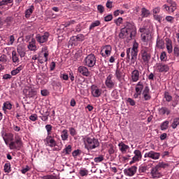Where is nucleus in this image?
Instances as JSON below:
<instances>
[{"label":"nucleus","instance_id":"obj_1","mask_svg":"<svg viewBox=\"0 0 179 179\" xmlns=\"http://www.w3.org/2000/svg\"><path fill=\"white\" fill-rule=\"evenodd\" d=\"M10 150H20L23 148V141H22V137L19 134H15L13 141L9 144Z\"/></svg>","mask_w":179,"mask_h":179},{"label":"nucleus","instance_id":"obj_2","mask_svg":"<svg viewBox=\"0 0 179 179\" xmlns=\"http://www.w3.org/2000/svg\"><path fill=\"white\" fill-rule=\"evenodd\" d=\"M100 145V143H99V140L94 138L87 137L85 138V148L87 150H92V149H96V148H99Z\"/></svg>","mask_w":179,"mask_h":179},{"label":"nucleus","instance_id":"obj_3","mask_svg":"<svg viewBox=\"0 0 179 179\" xmlns=\"http://www.w3.org/2000/svg\"><path fill=\"white\" fill-rule=\"evenodd\" d=\"M139 47V44L135 42L133 45L132 48H131L130 54H131V62L130 65H135V62L138 59V48Z\"/></svg>","mask_w":179,"mask_h":179},{"label":"nucleus","instance_id":"obj_4","mask_svg":"<svg viewBox=\"0 0 179 179\" xmlns=\"http://www.w3.org/2000/svg\"><path fill=\"white\" fill-rule=\"evenodd\" d=\"M84 62L86 66L93 68L96 65V56L94 54H90L85 57Z\"/></svg>","mask_w":179,"mask_h":179},{"label":"nucleus","instance_id":"obj_5","mask_svg":"<svg viewBox=\"0 0 179 179\" xmlns=\"http://www.w3.org/2000/svg\"><path fill=\"white\" fill-rule=\"evenodd\" d=\"M113 74H109L105 80V85L107 87V89H109V90H111L112 89H114L115 86H117V83H115V80L113 79Z\"/></svg>","mask_w":179,"mask_h":179},{"label":"nucleus","instance_id":"obj_6","mask_svg":"<svg viewBox=\"0 0 179 179\" xmlns=\"http://www.w3.org/2000/svg\"><path fill=\"white\" fill-rule=\"evenodd\" d=\"M168 4H164L163 6L168 13H173L177 9V3L171 0H168Z\"/></svg>","mask_w":179,"mask_h":179},{"label":"nucleus","instance_id":"obj_7","mask_svg":"<svg viewBox=\"0 0 179 179\" xmlns=\"http://www.w3.org/2000/svg\"><path fill=\"white\" fill-rule=\"evenodd\" d=\"M50 37V33L45 32L43 35L38 34L36 36V40L39 44H44L48 41V38Z\"/></svg>","mask_w":179,"mask_h":179},{"label":"nucleus","instance_id":"obj_8","mask_svg":"<svg viewBox=\"0 0 179 179\" xmlns=\"http://www.w3.org/2000/svg\"><path fill=\"white\" fill-rule=\"evenodd\" d=\"M140 54L143 62H145V64H148L149 61H150V54L148 53V48H143L141 50Z\"/></svg>","mask_w":179,"mask_h":179},{"label":"nucleus","instance_id":"obj_9","mask_svg":"<svg viewBox=\"0 0 179 179\" xmlns=\"http://www.w3.org/2000/svg\"><path fill=\"white\" fill-rule=\"evenodd\" d=\"M111 51H113V48L110 45H106L102 47L101 51V55L102 57H110L111 55Z\"/></svg>","mask_w":179,"mask_h":179},{"label":"nucleus","instance_id":"obj_10","mask_svg":"<svg viewBox=\"0 0 179 179\" xmlns=\"http://www.w3.org/2000/svg\"><path fill=\"white\" fill-rule=\"evenodd\" d=\"M144 157H149V159H152V160H159V159H160V153L151 150L148 152H146L144 155Z\"/></svg>","mask_w":179,"mask_h":179},{"label":"nucleus","instance_id":"obj_11","mask_svg":"<svg viewBox=\"0 0 179 179\" xmlns=\"http://www.w3.org/2000/svg\"><path fill=\"white\" fill-rule=\"evenodd\" d=\"M134 156L132 158V161L130 162V164H134L136 162H141L142 160V152L139 150H135L134 151Z\"/></svg>","mask_w":179,"mask_h":179},{"label":"nucleus","instance_id":"obj_12","mask_svg":"<svg viewBox=\"0 0 179 179\" xmlns=\"http://www.w3.org/2000/svg\"><path fill=\"white\" fill-rule=\"evenodd\" d=\"M136 170H138V168L136 166H133L130 168L125 169L124 173L127 176V177H132L136 174Z\"/></svg>","mask_w":179,"mask_h":179},{"label":"nucleus","instance_id":"obj_13","mask_svg":"<svg viewBox=\"0 0 179 179\" xmlns=\"http://www.w3.org/2000/svg\"><path fill=\"white\" fill-rule=\"evenodd\" d=\"M101 92H103V90L99 88L97 86L92 85L91 94H92L93 97H100V96H101Z\"/></svg>","mask_w":179,"mask_h":179},{"label":"nucleus","instance_id":"obj_14","mask_svg":"<svg viewBox=\"0 0 179 179\" xmlns=\"http://www.w3.org/2000/svg\"><path fill=\"white\" fill-rule=\"evenodd\" d=\"M162 173L159 171V166H155L151 170V177L152 178H160Z\"/></svg>","mask_w":179,"mask_h":179},{"label":"nucleus","instance_id":"obj_15","mask_svg":"<svg viewBox=\"0 0 179 179\" xmlns=\"http://www.w3.org/2000/svg\"><path fill=\"white\" fill-rule=\"evenodd\" d=\"M78 71L83 76L87 77L90 76V71H89V69L86 66H80L78 69Z\"/></svg>","mask_w":179,"mask_h":179},{"label":"nucleus","instance_id":"obj_16","mask_svg":"<svg viewBox=\"0 0 179 179\" xmlns=\"http://www.w3.org/2000/svg\"><path fill=\"white\" fill-rule=\"evenodd\" d=\"M131 82H138V80H139V78H141V73H139V71L137 69L134 70L131 72Z\"/></svg>","mask_w":179,"mask_h":179},{"label":"nucleus","instance_id":"obj_17","mask_svg":"<svg viewBox=\"0 0 179 179\" xmlns=\"http://www.w3.org/2000/svg\"><path fill=\"white\" fill-rule=\"evenodd\" d=\"M158 113L159 115H169L170 113H171V110H170V109H169L166 106H162V108H159L158 109Z\"/></svg>","mask_w":179,"mask_h":179},{"label":"nucleus","instance_id":"obj_18","mask_svg":"<svg viewBox=\"0 0 179 179\" xmlns=\"http://www.w3.org/2000/svg\"><path fill=\"white\" fill-rule=\"evenodd\" d=\"M27 48L30 51H36L37 50V45H36V39L32 38L31 41L29 43Z\"/></svg>","mask_w":179,"mask_h":179},{"label":"nucleus","instance_id":"obj_19","mask_svg":"<svg viewBox=\"0 0 179 179\" xmlns=\"http://www.w3.org/2000/svg\"><path fill=\"white\" fill-rule=\"evenodd\" d=\"M118 146H119V150H120L122 153H127V150L129 149V145H126L123 142H121L120 143H119Z\"/></svg>","mask_w":179,"mask_h":179},{"label":"nucleus","instance_id":"obj_20","mask_svg":"<svg viewBox=\"0 0 179 179\" xmlns=\"http://www.w3.org/2000/svg\"><path fill=\"white\" fill-rule=\"evenodd\" d=\"M166 43L168 53L171 54V52H173V41H171L170 39H166Z\"/></svg>","mask_w":179,"mask_h":179},{"label":"nucleus","instance_id":"obj_21","mask_svg":"<svg viewBox=\"0 0 179 179\" xmlns=\"http://www.w3.org/2000/svg\"><path fill=\"white\" fill-rule=\"evenodd\" d=\"M156 47L159 50H163L164 48V41L159 37H157L156 42Z\"/></svg>","mask_w":179,"mask_h":179},{"label":"nucleus","instance_id":"obj_22","mask_svg":"<svg viewBox=\"0 0 179 179\" xmlns=\"http://www.w3.org/2000/svg\"><path fill=\"white\" fill-rule=\"evenodd\" d=\"M33 12H34V6H29L28 9L26 10L24 13L26 19H29V17L31 16V13H33Z\"/></svg>","mask_w":179,"mask_h":179},{"label":"nucleus","instance_id":"obj_23","mask_svg":"<svg viewBox=\"0 0 179 179\" xmlns=\"http://www.w3.org/2000/svg\"><path fill=\"white\" fill-rule=\"evenodd\" d=\"M159 72H169L170 67L167 64H160L158 66Z\"/></svg>","mask_w":179,"mask_h":179},{"label":"nucleus","instance_id":"obj_24","mask_svg":"<svg viewBox=\"0 0 179 179\" xmlns=\"http://www.w3.org/2000/svg\"><path fill=\"white\" fill-rule=\"evenodd\" d=\"M115 76L119 82H121V80H122V71H121V69L117 68L115 73Z\"/></svg>","mask_w":179,"mask_h":179},{"label":"nucleus","instance_id":"obj_25","mask_svg":"<svg viewBox=\"0 0 179 179\" xmlns=\"http://www.w3.org/2000/svg\"><path fill=\"white\" fill-rule=\"evenodd\" d=\"M12 61L14 63H19L20 60H19V55L16 52V50L12 51Z\"/></svg>","mask_w":179,"mask_h":179},{"label":"nucleus","instance_id":"obj_26","mask_svg":"<svg viewBox=\"0 0 179 179\" xmlns=\"http://www.w3.org/2000/svg\"><path fill=\"white\" fill-rule=\"evenodd\" d=\"M68 138H69V134H68V130L66 129H64L62 132H61V138L62 141H68Z\"/></svg>","mask_w":179,"mask_h":179},{"label":"nucleus","instance_id":"obj_27","mask_svg":"<svg viewBox=\"0 0 179 179\" xmlns=\"http://www.w3.org/2000/svg\"><path fill=\"white\" fill-rule=\"evenodd\" d=\"M129 34V32H128V30H127V29L122 28L120 31V33L119 34V38H125V37H127V36H128Z\"/></svg>","mask_w":179,"mask_h":179},{"label":"nucleus","instance_id":"obj_28","mask_svg":"<svg viewBox=\"0 0 179 179\" xmlns=\"http://www.w3.org/2000/svg\"><path fill=\"white\" fill-rule=\"evenodd\" d=\"M149 15H150V11L149 10H148L146 8H141V17H149Z\"/></svg>","mask_w":179,"mask_h":179},{"label":"nucleus","instance_id":"obj_29","mask_svg":"<svg viewBox=\"0 0 179 179\" xmlns=\"http://www.w3.org/2000/svg\"><path fill=\"white\" fill-rule=\"evenodd\" d=\"M124 29L128 30V33H129V31L135 30V24H134V22H127Z\"/></svg>","mask_w":179,"mask_h":179},{"label":"nucleus","instance_id":"obj_30","mask_svg":"<svg viewBox=\"0 0 179 179\" xmlns=\"http://www.w3.org/2000/svg\"><path fill=\"white\" fill-rule=\"evenodd\" d=\"M143 83L140 81L136 84L135 90L136 92H138L139 93L142 94V90H143Z\"/></svg>","mask_w":179,"mask_h":179},{"label":"nucleus","instance_id":"obj_31","mask_svg":"<svg viewBox=\"0 0 179 179\" xmlns=\"http://www.w3.org/2000/svg\"><path fill=\"white\" fill-rule=\"evenodd\" d=\"M46 145L50 148H55L57 146V141L55 139L46 140Z\"/></svg>","mask_w":179,"mask_h":179},{"label":"nucleus","instance_id":"obj_32","mask_svg":"<svg viewBox=\"0 0 179 179\" xmlns=\"http://www.w3.org/2000/svg\"><path fill=\"white\" fill-rule=\"evenodd\" d=\"M101 24V22L99 20H96L94 22H92L89 27V30L90 31L91 30H93L94 29V27H99V26Z\"/></svg>","mask_w":179,"mask_h":179},{"label":"nucleus","instance_id":"obj_33","mask_svg":"<svg viewBox=\"0 0 179 179\" xmlns=\"http://www.w3.org/2000/svg\"><path fill=\"white\" fill-rule=\"evenodd\" d=\"M170 122L169 120H165L161 124L160 128L162 131H166V129H169V124Z\"/></svg>","mask_w":179,"mask_h":179},{"label":"nucleus","instance_id":"obj_34","mask_svg":"<svg viewBox=\"0 0 179 179\" xmlns=\"http://www.w3.org/2000/svg\"><path fill=\"white\" fill-rule=\"evenodd\" d=\"M164 97L166 99V101H167L168 103H170V101H172L173 100V96L170 95V92H164Z\"/></svg>","mask_w":179,"mask_h":179},{"label":"nucleus","instance_id":"obj_35","mask_svg":"<svg viewBox=\"0 0 179 179\" xmlns=\"http://www.w3.org/2000/svg\"><path fill=\"white\" fill-rule=\"evenodd\" d=\"M142 40L144 41V43H146V41H149L150 38H152V36H150V34H141Z\"/></svg>","mask_w":179,"mask_h":179},{"label":"nucleus","instance_id":"obj_36","mask_svg":"<svg viewBox=\"0 0 179 179\" xmlns=\"http://www.w3.org/2000/svg\"><path fill=\"white\" fill-rule=\"evenodd\" d=\"M76 38L77 41H83L85 40V35L80 34H78L76 36H73L71 40H75Z\"/></svg>","mask_w":179,"mask_h":179},{"label":"nucleus","instance_id":"obj_37","mask_svg":"<svg viewBox=\"0 0 179 179\" xmlns=\"http://www.w3.org/2000/svg\"><path fill=\"white\" fill-rule=\"evenodd\" d=\"M4 138H6L10 143V142H13L15 139V136L13 135V134L8 133L5 134Z\"/></svg>","mask_w":179,"mask_h":179},{"label":"nucleus","instance_id":"obj_38","mask_svg":"<svg viewBox=\"0 0 179 179\" xmlns=\"http://www.w3.org/2000/svg\"><path fill=\"white\" fill-rule=\"evenodd\" d=\"M178 125H179V117H176V118L173 119L171 127H172L173 129H176V128H177V127H178Z\"/></svg>","mask_w":179,"mask_h":179},{"label":"nucleus","instance_id":"obj_39","mask_svg":"<svg viewBox=\"0 0 179 179\" xmlns=\"http://www.w3.org/2000/svg\"><path fill=\"white\" fill-rule=\"evenodd\" d=\"M149 171V166L146 165H142L139 167L138 171L139 173H146V171Z\"/></svg>","mask_w":179,"mask_h":179},{"label":"nucleus","instance_id":"obj_40","mask_svg":"<svg viewBox=\"0 0 179 179\" xmlns=\"http://www.w3.org/2000/svg\"><path fill=\"white\" fill-rule=\"evenodd\" d=\"M17 52H18L20 58H23L24 55H26V52H24V50H23V49H22L20 47L17 48Z\"/></svg>","mask_w":179,"mask_h":179},{"label":"nucleus","instance_id":"obj_41","mask_svg":"<svg viewBox=\"0 0 179 179\" xmlns=\"http://www.w3.org/2000/svg\"><path fill=\"white\" fill-rule=\"evenodd\" d=\"M36 94H37V92H36V90H34V89L31 88L29 90L28 97H34V96H36Z\"/></svg>","mask_w":179,"mask_h":179},{"label":"nucleus","instance_id":"obj_42","mask_svg":"<svg viewBox=\"0 0 179 179\" xmlns=\"http://www.w3.org/2000/svg\"><path fill=\"white\" fill-rule=\"evenodd\" d=\"M12 110V103H10L9 101L5 102L3 103V110Z\"/></svg>","mask_w":179,"mask_h":179},{"label":"nucleus","instance_id":"obj_43","mask_svg":"<svg viewBox=\"0 0 179 179\" xmlns=\"http://www.w3.org/2000/svg\"><path fill=\"white\" fill-rule=\"evenodd\" d=\"M159 58L162 62H166V61H167V54L166 53V52H162L160 55Z\"/></svg>","mask_w":179,"mask_h":179},{"label":"nucleus","instance_id":"obj_44","mask_svg":"<svg viewBox=\"0 0 179 179\" xmlns=\"http://www.w3.org/2000/svg\"><path fill=\"white\" fill-rule=\"evenodd\" d=\"M48 135H51L52 131V126L51 124H46L45 127Z\"/></svg>","mask_w":179,"mask_h":179},{"label":"nucleus","instance_id":"obj_45","mask_svg":"<svg viewBox=\"0 0 179 179\" xmlns=\"http://www.w3.org/2000/svg\"><path fill=\"white\" fill-rule=\"evenodd\" d=\"M63 152H65L66 155H69L72 152V146L69 145L63 150Z\"/></svg>","mask_w":179,"mask_h":179},{"label":"nucleus","instance_id":"obj_46","mask_svg":"<svg viewBox=\"0 0 179 179\" xmlns=\"http://www.w3.org/2000/svg\"><path fill=\"white\" fill-rule=\"evenodd\" d=\"M103 160H104V157H103V155H100L94 159V162L95 163H101V162H103Z\"/></svg>","mask_w":179,"mask_h":179},{"label":"nucleus","instance_id":"obj_47","mask_svg":"<svg viewBox=\"0 0 179 179\" xmlns=\"http://www.w3.org/2000/svg\"><path fill=\"white\" fill-rule=\"evenodd\" d=\"M13 0H2L0 1V6H3L5 5H8V3H12Z\"/></svg>","mask_w":179,"mask_h":179},{"label":"nucleus","instance_id":"obj_48","mask_svg":"<svg viewBox=\"0 0 179 179\" xmlns=\"http://www.w3.org/2000/svg\"><path fill=\"white\" fill-rule=\"evenodd\" d=\"M41 179H59L57 176L53 175H48L41 177Z\"/></svg>","mask_w":179,"mask_h":179},{"label":"nucleus","instance_id":"obj_49","mask_svg":"<svg viewBox=\"0 0 179 179\" xmlns=\"http://www.w3.org/2000/svg\"><path fill=\"white\" fill-rule=\"evenodd\" d=\"M8 61V56L6 55H1L0 56V62H3V64L6 63Z\"/></svg>","mask_w":179,"mask_h":179},{"label":"nucleus","instance_id":"obj_50","mask_svg":"<svg viewBox=\"0 0 179 179\" xmlns=\"http://www.w3.org/2000/svg\"><path fill=\"white\" fill-rule=\"evenodd\" d=\"M80 155H82V150H76L72 152V156L73 157L80 156Z\"/></svg>","mask_w":179,"mask_h":179},{"label":"nucleus","instance_id":"obj_51","mask_svg":"<svg viewBox=\"0 0 179 179\" xmlns=\"http://www.w3.org/2000/svg\"><path fill=\"white\" fill-rule=\"evenodd\" d=\"M173 55L174 57H176L178 58L179 57V47L178 46H175L173 48Z\"/></svg>","mask_w":179,"mask_h":179},{"label":"nucleus","instance_id":"obj_52","mask_svg":"<svg viewBox=\"0 0 179 179\" xmlns=\"http://www.w3.org/2000/svg\"><path fill=\"white\" fill-rule=\"evenodd\" d=\"M4 171L5 173H10V164L6 163L4 165Z\"/></svg>","mask_w":179,"mask_h":179},{"label":"nucleus","instance_id":"obj_53","mask_svg":"<svg viewBox=\"0 0 179 179\" xmlns=\"http://www.w3.org/2000/svg\"><path fill=\"white\" fill-rule=\"evenodd\" d=\"M126 54H127V62H129V61L131 60V48H129L127 49V51H126Z\"/></svg>","mask_w":179,"mask_h":179},{"label":"nucleus","instance_id":"obj_54","mask_svg":"<svg viewBox=\"0 0 179 179\" xmlns=\"http://www.w3.org/2000/svg\"><path fill=\"white\" fill-rule=\"evenodd\" d=\"M69 132H70V135L71 136H76L77 135V132H76V129H75V128L73 127H70L69 128Z\"/></svg>","mask_w":179,"mask_h":179},{"label":"nucleus","instance_id":"obj_55","mask_svg":"<svg viewBox=\"0 0 179 179\" xmlns=\"http://www.w3.org/2000/svg\"><path fill=\"white\" fill-rule=\"evenodd\" d=\"M142 94L143 95L150 94V88H149V87H148V86H145L144 87V90H143Z\"/></svg>","mask_w":179,"mask_h":179},{"label":"nucleus","instance_id":"obj_56","mask_svg":"<svg viewBox=\"0 0 179 179\" xmlns=\"http://www.w3.org/2000/svg\"><path fill=\"white\" fill-rule=\"evenodd\" d=\"M178 99H179V96H176V99L172 101V103H171L172 107H177V106L178 105Z\"/></svg>","mask_w":179,"mask_h":179},{"label":"nucleus","instance_id":"obj_57","mask_svg":"<svg viewBox=\"0 0 179 179\" xmlns=\"http://www.w3.org/2000/svg\"><path fill=\"white\" fill-rule=\"evenodd\" d=\"M87 174H89V171L86 169H81L80 171V175L81 176V177H85L87 176Z\"/></svg>","mask_w":179,"mask_h":179},{"label":"nucleus","instance_id":"obj_58","mask_svg":"<svg viewBox=\"0 0 179 179\" xmlns=\"http://www.w3.org/2000/svg\"><path fill=\"white\" fill-rule=\"evenodd\" d=\"M165 20H166V22H169V23H174V17L172 16H166L165 17Z\"/></svg>","mask_w":179,"mask_h":179},{"label":"nucleus","instance_id":"obj_59","mask_svg":"<svg viewBox=\"0 0 179 179\" xmlns=\"http://www.w3.org/2000/svg\"><path fill=\"white\" fill-rule=\"evenodd\" d=\"M109 146H110V148L108 149V153L111 156V155H114L115 150H114V145H110Z\"/></svg>","mask_w":179,"mask_h":179},{"label":"nucleus","instance_id":"obj_60","mask_svg":"<svg viewBox=\"0 0 179 179\" xmlns=\"http://www.w3.org/2000/svg\"><path fill=\"white\" fill-rule=\"evenodd\" d=\"M60 78L63 79V80H68V79H69V76L66 73H61Z\"/></svg>","mask_w":179,"mask_h":179},{"label":"nucleus","instance_id":"obj_61","mask_svg":"<svg viewBox=\"0 0 179 179\" xmlns=\"http://www.w3.org/2000/svg\"><path fill=\"white\" fill-rule=\"evenodd\" d=\"M143 97L145 101H149V100L152 99V96L150 95V94H144L143 95Z\"/></svg>","mask_w":179,"mask_h":179},{"label":"nucleus","instance_id":"obj_62","mask_svg":"<svg viewBox=\"0 0 179 179\" xmlns=\"http://www.w3.org/2000/svg\"><path fill=\"white\" fill-rule=\"evenodd\" d=\"M105 22H111L113 20V15L109 14L104 17Z\"/></svg>","mask_w":179,"mask_h":179},{"label":"nucleus","instance_id":"obj_63","mask_svg":"<svg viewBox=\"0 0 179 179\" xmlns=\"http://www.w3.org/2000/svg\"><path fill=\"white\" fill-rule=\"evenodd\" d=\"M114 22L117 26H120V24L122 23V17H119L118 19L115 20Z\"/></svg>","mask_w":179,"mask_h":179},{"label":"nucleus","instance_id":"obj_64","mask_svg":"<svg viewBox=\"0 0 179 179\" xmlns=\"http://www.w3.org/2000/svg\"><path fill=\"white\" fill-rule=\"evenodd\" d=\"M97 9L99 13H103L104 12V6H103L102 5H98Z\"/></svg>","mask_w":179,"mask_h":179}]
</instances>
